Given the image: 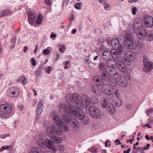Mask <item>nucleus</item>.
I'll list each match as a JSON object with an SVG mask.
<instances>
[{
    "mask_svg": "<svg viewBox=\"0 0 153 153\" xmlns=\"http://www.w3.org/2000/svg\"><path fill=\"white\" fill-rule=\"evenodd\" d=\"M59 108L60 112L71 114L79 120H82L85 116L82 110L83 108H78L76 106L71 105L69 104H61L59 105Z\"/></svg>",
    "mask_w": 153,
    "mask_h": 153,
    "instance_id": "f257e3e1",
    "label": "nucleus"
},
{
    "mask_svg": "<svg viewBox=\"0 0 153 153\" xmlns=\"http://www.w3.org/2000/svg\"><path fill=\"white\" fill-rule=\"evenodd\" d=\"M128 29L131 33L134 31L137 37L140 40H143L147 38L146 31L142 25L141 20H135L134 25H130Z\"/></svg>",
    "mask_w": 153,
    "mask_h": 153,
    "instance_id": "f03ea898",
    "label": "nucleus"
},
{
    "mask_svg": "<svg viewBox=\"0 0 153 153\" xmlns=\"http://www.w3.org/2000/svg\"><path fill=\"white\" fill-rule=\"evenodd\" d=\"M46 132L47 134L53 140L54 143H60L62 142V139L53 135L54 134L58 135H62L63 132L60 128H56L55 126L53 125L51 127H47Z\"/></svg>",
    "mask_w": 153,
    "mask_h": 153,
    "instance_id": "7ed1b4c3",
    "label": "nucleus"
},
{
    "mask_svg": "<svg viewBox=\"0 0 153 153\" xmlns=\"http://www.w3.org/2000/svg\"><path fill=\"white\" fill-rule=\"evenodd\" d=\"M102 89L105 94L111 96V99L114 97V94L116 96H119L120 94L119 90L117 89V87L111 86L109 84H104L102 86Z\"/></svg>",
    "mask_w": 153,
    "mask_h": 153,
    "instance_id": "20e7f679",
    "label": "nucleus"
},
{
    "mask_svg": "<svg viewBox=\"0 0 153 153\" xmlns=\"http://www.w3.org/2000/svg\"><path fill=\"white\" fill-rule=\"evenodd\" d=\"M88 112L89 114L94 118L100 119L104 115L102 111L100 108L94 106L89 107Z\"/></svg>",
    "mask_w": 153,
    "mask_h": 153,
    "instance_id": "39448f33",
    "label": "nucleus"
},
{
    "mask_svg": "<svg viewBox=\"0 0 153 153\" xmlns=\"http://www.w3.org/2000/svg\"><path fill=\"white\" fill-rule=\"evenodd\" d=\"M62 119L65 122V123H69L70 126L73 128L77 129L79 127V123L78 121L74 117L68 116L65 115H62Z\"/></svg>",
    "mask_w": 153,
    "mask_h": 153,
    "instance_id": "423d86ee",
    "label": "nucleus"
},
{
    "mask_svg": "<svg viewBox=\"0 0 153 153\" xmlns=\"http://www.w3.org/2000/svg\"><path fill=\"white\" fill-rule=\"evenodd\" d=\"M112 47L116 50L117 54L120 55L124 51V48L121 44L120 43L119 40L117 38H113L111 41Z\"/></svg>",
    "mask_w": 153,
    "mask_h": 153,
    "instance_id": "0eeeda50",
    "label": "nucleus"
},
{
    "mask_svg": "<svg viewBox=\"0 0 153 153\" xmlns=\"http://www.w3.org/2000/svg\"><path fill=\"white\" fill-rule=\"evenodd\" d=\"M71 98L77 107L80 108V107L83 106L81 104V99L80 97L78 94H74L71 96L70 94H68L66 96V99L68 101L70 100Z\"/></svg>",
    "mask_w": 153,
    "mask_h": 153,
    "instance_id": "6e6552de",
    "label": "nucleus"
},
{
    "mask_svg": "<svg viewBox=\"0 0 153 153\" xmlns=\"http://www.w3.org/2000/svg\"><path fill=\"white\" fill-rule=\"evenodd\" d=\"M124 46L126 48L131 50L135 49V47L134 46V44L133 40L131 38L130 35L127 33L126 35V39L123 42Z\"/></svg>",
    "mask_w": 153,
    "mask_h": 153,
    "instance_id": "1a4fd4ad",
    "label": "nucleus"
},
{
    "mask_svg": "<svg viewBox=\"0 0 153 153\" xmlns=\"http://www.w3.org/2000/svg\"><path fill=\"white\" fill-rule=\"evenodd\" d=\"M110 54L111 55L112 57L114 59L118 57L116 50L112 49L110 51L106 50L104 51L102 53V59L105 60H107L110 57Z\"/></svg>",
    "mask_w": 153,
    "mask_h": 153,
    "instance_id": "9d476101",
    "label": "nucleus"
},
{
    "mask_svg": "<svg viewBox=\"0 0 153 153\" xmlns=\"http://www.w3.org/2000/svg\"><path fill=\"white\" fill-rule=\"evenodd\" d=\"M37 143L41 147L45 149L48 148L52 144V142L48 139L44 140L42 139L39 138L37 140Z\"/></svg>",
    "mask_w": 153,
    "mask_h": 153,
    "instance_id": "9b49d317",
    "label": "nucleus"
},
{
    "mask_svg": "<svg viewBox=\"0 0 153 153\" xmlns=\"http://www.w3.org/2000/svg\"><path fill=\"white\" fill-rule=\"evenodd\" d=\"M115 76L120 86L123 88L126 87L127 86V81L124 76L119 74H117Z\"/></svg>",
    "mask_w": 153,
    "mask_h": 153,
    "instance_id": "f8f14e48",
    "label": "nucleus"
},
{
    "mask_svg": "<svg viewBox=\"0 0 153 153\" xmlns=\"http://www.w3.org/2000/svg\"><path fill=\"white\" fill-rule=\"evenodd\" d=\"M81 104L82 106L80 107L81 108L86 109L87 107L91 103V100L89 97L85 94H83L81 96Z\"/></svg>",
    "mask_w": 153,
    "mask_h": 153,
    "instance_id": "ddd939ff",
    "label": "nucleus"
},
{
    "mask_svg": "<svg viewBox=\"0 0 153 153\" xmlns=\"http://www.w3.org/2000/svg\"><path fill=\"white\" fill-rule=\"evenodd\" d=\"M134 54L130 51H126L125 52L124 54V61L128 65H131L132 60L134 58Z\"/></svg>",
    "mask_w": 153,
    "mask_h": 153,
    "instance_id": "4468645a",
    "label": "nucleus"
},
{
    "mask_svg": "<svg viewBox=\"0 0 153 153\" xmlns=\"http://www.w3.org/2000/svg\"><path fill=\"white\" fill-rule=\"evenodd\" d=\"M117 65L119 70L121 72L125 73L127 78H129L130 77V75L127 71V68L125 64L123 62L121 61L117 62Z\"/></svg>",
    "mask_w": 153,
    "mask_h": 153,
    "instance_id": "2eb2a0df",
    "label": "nucleus"
},
{
    "mask_svg": "<svg viewBox=\"0 0 153 153\" xmlns=\"http://www.w3.org/2000/svg\"><path fill=\"white\" fill-rule=\"evenodd\" d=\"M56 112L54 111H52L51 113V115L54 116L53 118L54 122L58 126H62L64 124V122L61 120L60 117L59 116L55 115Z\"/></svg>",
    "mask_w": 153,
    "mask_h": 153,
    "instance_id": "dca6fc26",
    "label": "nucleus"
},
{
    "mask_svg": "<svg viewBox=\"0 0 153 153\" xmlns=\"http://www.w3.org/2000/svg\"><path fill=\"white\" fill-rule=\"evenodd\" d=\"M0 111L3 114H9L12 111V108L8 104H2L0 105Z\"/></svg>",
    "mask_w": 153,
    "mask_h": 153,
    "instance_id": "f3484780",
    "label": "nucleus"
},
{
    "mask_svg": "<svg viewBox=\"0 0 153 153\" xmlns=\"http://www.w3.org/2000/svg\"><path fill=\"white\" fill-rule=\"evenodd\" d=\"M146 60V57H144L143 70L145 71L148 72L151 71L153 69V65L152 62H148Z\"/></svg>",
    "mask_w": 153,
    "mask_h": 153,
    "instance_id": "a211bd4d",
    "label": "nucleus"
},
{
    "mask_svg": "<svg viewBox=\"0 0 153 153\" xmlns=\"http://www.w3.org/2000/svg\"><path fill=\"white\" fill-rule=\"evenodd\" d=\"M19 91L17 88L12 87L10 88L7 91V95L8 96L13 97L17 96L19 93Z\"/></svg>",
    "mask_w": 153,
    "mask_h": 153,
    "instance_id": "6ab92c4d",
    "label": "nucleus"
},
{
    "mask_svg": "<svg viewBox=\"0 0 153 153\" xmlns=\"http://www.w3.org/2000/svg\"><path fill=\"white\" fill-rule=\"evenodd\" d=\"M117 62L114 59H108L107 62V65L108 69L111 68H115L117 66Z\"/></svg>",
    "mask_w": 153,
    "mask_h": 153,
    "instance_id": "aec40b11",
    "label": "nucleus"
},
{
    "mask_svg": "<svg viewBox=\"0 0 153 153\" xmlns=\"http://www.w3.org/2000/svg\"><path fill=\"white\" fill-rule=\"evenodd\" d=\"M43 101L41 100L39 102L36 108V114L38 115H40L42 113L43 108Z\"/></svg>",
    "mask_w": 153,
    "mask_h": 153,
    "instance_id": "412c9836",
    "label": "nucleus"
},
{
    "mask_svg": "<svg viewBox=\"0 0 153 153\" xmlns=\"http://www.w3.org/2000/svg\"><path fill=\"white\" fill-rule=\"evenodd\" d=\"M116 78L115 77L114 78L113 76H110L109 79L107 81L108 82L110 85L111 86L114 87H116V86L117 85L118 82L117 81Z\"/></svg>",
    "mask_w": 153,
    "mask_h": 153,
    "instance_id": "4be33fe9",
    "label": "nucleus"
},
{
    "mask_svg": "<svg viewBox=\"0 0 153 153\" xmlns=\"http://www.w3.org/2000/svg\"><path fill=\"white\" fill-rule=\"evenodd\" d=\"M106 108L107 111L110 114H114L115 112V108L111 103H109Z\"/></svg>",
    "mask_w": 153,
    "mask_h": 153,
    "instance_id": "5701e85b",
    "label": "nucleus"
},
{
    "mask_svg": "<svg viewBox=\"0 0 153 153\" xmlns=\"http://www.w3.org/2000/svg\"><path fill=\"white\" fill-rule=\"evenodd\" d=\"M46 151L38 147H34L32 148L31 152L32 153H45Z\"/></svg>",
    "mask_w": 153,
    "mask_h": 153,
    "instance_id": "b1692460",
    "label": "nucleus"
},
{
    "mask_svg": "<svg viewBox=\"0 0 153 153\" xmlns=\"http://www.w3.org/2000/svg\"><path fill=\"white\" fill-rule=\"evenodd\" d=\"M118 96H117L116 99L114 100L113 101V104L117 107L120 106L122 104L121 100Z\"/></svg>",
    "mask_w": 153,
    "mask_h": 153,
    "instance_id": "393cba45",
    "label": "nucleus"
},
{
    "mask_svg": "<svg viewBox=\"0 0 153 153\" xmlns=\"http://www.w3.org/2000/svg\"><path fill=\"white\" fill-rule=\"evenodd\" d=\"M101 103L102 107L103 108H106L107 105L109 103H111L108 101V99L107 98L102 97L101 99Z\"/></svg>",
    "mask_w": 153,
    "mask_h": 153,
    "instance_id": "a878e982",
    "label": "nucleus"
},
{
    "mask_svg": "<svg viewBox=\"0 0 153 153\" xmlns=\"http://www.w3.org/2000/svg\"><path fill=\"white\" fill-rule=\"evenodd\" d=\"M94 81L96 83L97 85H100L101 84L102 79L99 76H94L93 78Z\"/></svg>",
    "mask_w": 153,
    "mask_h": 153,
    "instance_id": "bb28decb",
    "label": "nucleus"
},
{
    "mask_svg": "<svg viewBox=\"0 0 153 153\" xmlns=\"http://www.w3.org/2000/svg\"><path fill=\"white\" fill-rule=\"evenodd\" d=\"M91 88L94 93L96 94H99L101 90V88L96 85L93 86Z\"/></svg>",
    "mask_w": 153,
    "mask_h": 153,
    "instance_id": "cd10ccee",
    "label": "nucleus"
},
{
    "mask_svg": "<svg viewBox=\"0 0 153 153\" xmlns=\"http://www.w3.org/2000/svg\"><path fill=\"white\" fill-rule=\"evenodd\" d=\"M107 72L109 75L113 76L116 74V70L114 68H111L107 69Z\"/></svg>",
    "mask_w": 153,
    "mask_h": 153,
    "instance_id": "c85d7f7f",
    "label": "nucleus"
},
{
    "mask_svg": "<svg viewBox=\"0 0 153 153\" xmlns=\"http://www.w3.org/2000/svg\"><path fill=\"white\" fill-rule=\"evenodd\" d=\"M101 76L103 79L106 81H108L110 78L107 72H103L101 74Z\"/></svg>",
    "mask_w": 153,
    "mask_h": 153,
    "instance_id": "c756f323",
    "label": "nucleus"
},
{
    "mask_svg": "<svg viewBox=\"0 0 153 153\" xmlns=\"http://www.w3.org/2000/svg\"><path fill=\"white\" fill-rule=\"evenodd\" d=\"M145 24L147 27H151L153 25V20H146Z\"/></svg>",
    "mask_w": 153,
    "mask_h": 153,
    "instance_id": "7c9ffc66",
    "label": "nucleus"
},
{
    "mask_svg": "<svg viewBox=\"0 0 153 153\" xmlns=\"http://www.w3.org/2000/svg\"><path fill=\"white\" fill-rule=\"evenodd\" d=\"M11 12L9 10H4L2 12H0V16H6L11 14Z\"/></svg>",
    "mask_w": 153,
    "mask_h": 153,
    "instance_id": "2f4dec72",
    "label": "nucleus"
},
{
    "mask_svg": "<svg viewBox=\"0 0 153 153\" xmlns=\"http://www.w3.org/2000/svg\"><path fill=\"white\" fill-rule=\"evenodd\" d=\"M134 46L135 47V48L137 47L139 49H141L143 47V44L142 42L137 41L135 42Z\"/></svg>",
    "mask_w": 153,
    "mask_h": 153,
    "instance_id": "473e14b6",
    "label": "nucleus"
},
{
    "mask_svg": "<svg viewBox=\"0 0 153 153\" xmlns=\"http://www.w3.org/2000/svg\"><path fill=\"white\" fill-rule=\"evenodd\" d=\"M36 16L37 15L35 13L30 12L28 13L29 19H36Z\"/></svg>",
    "mask_w": 153,
    "mask_h": 153,
    "instance_id": "72a5a7b5",
    "label": "nucleus"
},
{
    "mask_svg": "<svg viewBox=\"0 0 153 153\" xmlns=\"http://www.w3.org/2000/svg\"><path fill=\"white\" fill-rule=\"evenodd\" d=\"M57 149V150L59 151L60 153H63L65 150V148L64 146L61 144L58 145Z\"/></svg>",
    "mask_w": 153,
    "mask_h": 153,
    "instance_id": "f704fd0d",
    "label": "nucleus"
},
{
    "mask_svg": "<svg viewBox=\"0 0 153 153\" xmlns=\"http://www.w3.org/2000/svg\"><path fill=\"white\" fill-rule=\"evenodd\" d=\"M81 120H82V124L84 125H86L89 122V119L88 117L84 116V117H83Z\"/></svg>",
    "mask_w": 153,
    "mask_h": 153,
    "instance_id": "c9c22d12",
    "label": "nucleus"
},
{
    "mask_svg": "<svg viewBox=\"0 0 153 153\" xmlns=\"http://www.w3.org/2000/svg\"><path fill=\"white\" fill-rule=\"evenodd\" d=\"M99 68L101 71H103L107 69L105 63H101L100 64Z\"/></svg>",
    "mask_w": 153,
    "mask_h": 153,
    "instance_id": "e433bc0d",
    "label": "nucleus"
},
{
    "mask_svg": "<svg viewBox=\"0 0 153 153\" xmlns=\"http://www.w3.org/2000/svg\"><path fill=\"white\" fill-rule=\"evenodd\" d=\"M63 131L65 132H68L70 130L69 127L67 125L64 124L61 126Z\"/></svg>",
    "mask_w": 153,
    "mask_h": 153,
    "instance_id": "4c0bfd02",
    "label": "nucleus"
},
{
    "mask_svg": "<svg viewBox=\"0 0 153 153\" xmlns=\"http://www.w3.org/2000/svg\"><path fill=\"white\" fill-rule=\"evenodd\" d=\"M147 37H148L147 40L148 41H151L153 39V34L151 32L150 33H147Z\"/></svg>",
    "mask_w": 153,
    "mask_h": 153,
    "instance_id": "58836bf2",
    "label": "nucleus"
},
{
    "mask_svg": "<svg viewBox=\"0 0 153 153\" xmlns=\"http://www.w3.org/2000/svg\"><path fill=\"white\" fill-rule=\"evenodd\" d=\"M65 50V46L63 45H61L59 46V51L61 53H63Z\"/></svg>",
    "mask_w": 153,
    "mask_h": 153,
    "instance_id": "ea45409f",
    "label": "nucleus"
},
{
    "mask_svg": "<svg viewBox=\"0 0 153 153\" xmlns=\"http://www.w3.org/2000/svg\"><path fill=\"white\" fill-rule=\"evenodd\" d=\"M103 6L105 10H109L111 8L110 6L106 2L103 4Z\"/></svg>",
    "mask_w": 153,
    "mask_h": 153,
    "instance_id": "a19ab883",
    "label": "nucleus"
},
{
    "mask_svg": "<svg viewBox=\"0 0 153 153\" xmlns=\"http://www.w3.org/2000/svg\"><path fill=\"white\" fill-rule=\"evenodd\" d=\"M82 6V4L81 2L76 3L75 5V7L77 9H80Z\"/></svg>",
    "mask_w": 153,
    "mask_h": 153,
    "instance_id": "79ce46f5",
    "label": "nucleus"
},
{
    "mask_svg": "<svg viewBox=\"0 0 153 153\" xmlns=\"http://www.w3.org/2000/svg\"><path fill=\"white\" fill-rule=\"evenodd\" d=\"M51 53L50 51L48 49H45L43 50V53L46 55H48Z\"/></svg>",
    "mask_w": 153,
    "mask_h": 153,
    "instance_id": "37998d69",
    "label": "nucleus"
},
{
    "mask_svg": "<svg viewBox=\"0 0 153 153\" xmlns=\"http://www.w3.org/2000/svg\"><path fill=\"white\" fill-rule=\"evenodd\" d=\"M48 148L52 150L53 153H56L57 151L56 148L53 146L52 144Z\"/></svg>",
    "mask_w": 153,
    "mask_h": 153,
    "instance_id": "c03bdc74",
    "label": "nucleus"
},
{
    "mask_svg": "<svg viewBox=\"0 0 153 153\" xmlns=\"http://www.w3.org/2000/svg\"><path fill=\"white\" fill-rule=\"evenodd\" d=\"M92 102L94 104H97L98 103V100L96 97H94L92 98Z\"/></svg>",
    "mask_w": 153,
    "mask_h": 153,
    "instance_id": "a18cd8bd",
    "label": "nucleus"
},
{
    "mask_svg": "<svg viewBox=\"0 0 153 153\" xmlns=\"http://www.w3.org/2000/svg\"><path fill=\"white\" fill-rule=\"evenodd\" d=\"M89 150L92 153H97V149L96 147L91 148Z\"/></svg>",
    "mask_w": 153,
    "mask_h": 153,
    "instance_id": "49530a36",
    "label": "nucleus"
},
{
    "mask_svg": "<svg viewBox=\"0 0 153 153\" xmlns=\"http://www.w3.org/2000/svg\"><path fill=\"white\" fill-rule=\"evenodd\" d=\"M30 61L33 66H35L36 65V62L34 58H31Z\"/></svg>",
    "mask_w": 153,
    "mask_h": 153,
    "instance_id": "de8ad7c7",
    "label": "nucleus"
},
{
    "mask_svg": "<svg viewBox=\"0 0 153 153\" xmlns=\"http://www.w3.org/2000/svg\"><path fill=\"white\" fill-rule=\"evenodd\" d=\"M45 70L46 72L49 74L52 70V68L50 66H48L46 68Z\"/></svg>",
    "mask_w": 153,
    "mask_h": 153,
    "instance_id": "09e8293b",
    "label": "nucleus"
},
{
    "mask_svg": "<svg viewBox=\"0 0 153 153\" xmlns=\"http://www.w3.org/2000/svg\"><path fill=\"white\" fill-rule=\"evenodd\" d=\"M153 112V108H150L149 109H148L146 112L148 116L149 115Z\"/></svg>",
    "mask_w": 153,
    "mask_h": 153,
    "instance_id": "8fccbe9b",
    "label": "nucleus"
},
{
    "mask_svg": "<svg viewBox=\"0 0 153 153\" xmlns=\"http://www.w3.org/2000/svg\"><path fill=\"white\" fill-rule=\"evenodd\" d=\"M36 20H29L28 22L30 24L32 25H36Z\"/></svg>",
    "mask_w": 153,
    "mask_h": 153,
    "instance_id": "3c124183",
    "label": "nucleus"
},
{
    "mask_svg": "<svg viewBox=\"0 0 153 153\" xmlns=\"http://www.w3.org/2000/svg\"><path fill=\"white\" fill-rule=\"evenodd\" d=\"M10 136L9 134L0 135V137L2 139H4L6 137Z\"/></svg>",
    "mask_w": 153,
    "mask_h": 153,
    "instance_id": "603ef678",
    "label": "nucleus"
},
{
    "mask_svg": "<svg viewBox=\"0 0 153 153\" xmlns=\"http://www.w3.org/2000/svg\"><path fill=\"white\" fill-rule=\"evenodd\" d=\"M137 8H136V7H134L132 10V14H133V15H135L136 14V12L137 11Z\"/></svg>",
    "mask_w": 153,
    "mask_h": 153,
    "instance_id": "864d4df0",
    "label": "nucleus"
},
{
    "mask_svg": "<svg viewBox=\"0 0 153 153\" xmlns=\"http://www.w3.org/2000/svg\"><path fill=\"white\" fill-rule=\"evenodd\" d=\"M114 143H116V145H118L119 144L121 145V143L120 142V140L119 139H117L114 141Z\"/></svg>",
    "mask_w": 153,
    "mask_h": 153,
    "instance_id": "5fc2aeb1",
    "label": "nucleus"
},
{
    "mask_svg": "<svg viewBox=\"0 0 153 153\" xmlns=\"http://www.w3.org/2000/svg\"><path fill=\"white\" fill-rule=\"evenodd\" d=\"M41 72V71L40 70H38L36 71L34 73L35 75L37 76L38 75H39Z\"/></svg>",
    "mask_w": 153,
    "mask_h": 153,
    "instance_id": "6e6d98bb",
    "label": "nucleus"
},
{
    "mask_svg": "<svg viewBox=\"0 0 153 153\" xmlns=\"http://www.w3.org/2000/svg\"><path fill=\"white\" fill-rule=\"evenodd\" d=\"M42 20H36V24L39 25L41 24L42 22Z\"/></svg>",
    "mask_w": 153,
    "mask_h": 153,
    "instance_id": "4d7b16f0",
    "label": "nucleus"
},
{
    "mask_svg": "<svg viewBox=\"0 0 153 153\" xmlns=\"http://www.w3.org/2000/svg\"><path fill=\"white\" fill-rule=\"evenodd\" d=\"M22 83L24 85L26 84L27 83V78H25L22 82Z\"/></svg>",
    "mask_w": 153,
    "mask_h": 153,
    "instance_id": "13d9d810",
    "label": "nucleus"
},
{
    "mask_svg": "<svg viewBox=\"0 0 153 153\" xmlns=\"http://www.w3.org/2000/svg\"><path fill=\"white\" fill-rule=\"evenodd\" d=\"M137 149L141 153H142L143 150H144L143 149V148H142L141 147H138L137 148Z\"/></svg>",
    "mask_w": 153,
    "mask_h": 153,
    "instance_id": "bf43d9fd",
    "label": "nucleus"
},
{
    "mask_svg": "<svg viewBox=\"0 0 153 153\" xmlns=\"http://www.w3.org/2000/svg\"><path fill=\"white\" fill-rule=\"evenodd\" d=\"M150 146V144L149 143H148L146 145V147L145 146L143 147V149L144 150H147V149H148L149 147Z\"/></svg>",
    "mask_w": 153,
    "mask_h": 153,
    "instance_id": "052dcab7",
    "label": "nucleus"
},
{
    "mask_svg": "<svg viewBox=\"0 0 153 153\" xmlns=\"http://www.w3.org/2000/svg\"><path fill=\"white\" fill-rule=\"evenodd\" d=\"M144 19H153V18L151 16L146 15V16Z\"/></svg>",
    "mask_w": 153,
    "mask_h": 153,
    "instance_id": "680f3d73",
    "label": "nucleus"
},
{
    "mask_svg": "<svg viewBox=\"0 0 153 153\" xmlns=\"http://www.w3.org/2000/svg\"><path fill=\"white\" fill-rule=\"evenodd\" d=\"M56 34H54L53 33H52L50 36V37L51 38H54L56 37Z\"/></svg>",
    "mask_w": 153,
    "mask_h": 153,
    "instance_id": "e2e57ef3",
    "label": "nucleus"
},
{
    "mask_svg": "<svg viewBox=\"0 0 153 153\" xmlns=\"http://www.w3.org/2000/svg\"><path fill=\"white\" fill-rule=\"evenodd\" d=\"M43 16L42 15L40 14H39L38 15L37 19H42Z\"/></svg>",
    "mask_w": 153,
    "mask_h": 153,
    "instance_id": "0e129e2a",
    "label": "nucleus"
},
{
    "mask_svg": "<svg viewBox=\"0 0 153 153\" xmlns=\"http://www.w3.org/2000/svg\"><path fill=\"white\" fill-rule=\"evenodd\" d=\"M149 121L150 123H153V117H150Z\"/></svg>",
    "mask_w": 153,
    "mask_h": 153,
    "instance_id": "69168bd1",
    "label": "nucleus"
},
{
    "mask_svg": "<svg viewBox=\"0 0 153 153\" xmlns=\"http://www.w3.org/2000/svg\"><path fill=\"white\" fill-rule=\"evenodd\" d=\"M0 118L2 119H6L7 118L6 116L2 114H0Z\"/></svg>",
    "mask_w": 153,
    "mask_h": 153,
    "instance_id": "338daca9",
    "label": "nucleus"
},
{
    "mask_svg": "<svg viewBox=\"0 0 153 153\" xmlns=\"http://www.w3.org/2000/svg\"><path fill=\"white\" fill-rule=\"evenodd\" d=\"M45 2L48 5H50L51 2L50 0H45Z\"/></svg>",
    "mask_w": 153,
    "mask_h": 153,
    "instance_id": "774afa93",
    "label": "nucleus"
}]
</instances>
